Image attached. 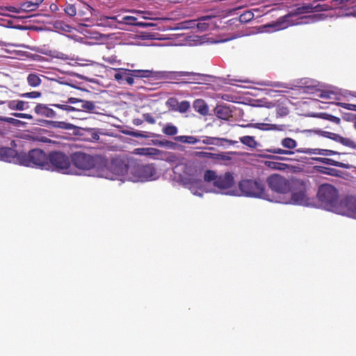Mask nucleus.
Masks as SVG:
<instances>
[{
    "label": "nucleus",
    "instance_id": "f257e3e1",
    "mask_svg": "<svg viewBox=\"0 0 356 356\" xmlns=\"http://www.w3.org/2000/svg\"><path fill=\"white\" fill-rule=\"evenodd\" d=\"M327 10H328V6H327L325 4H317L314 6L312 3H304L302 6L298 7L294 10V12L289 13L284 16L279 17L275 22L265 24L264 28L270 29L266 30L267 31H276L283 30L290 26L295 24V23L291 19L293 16Z\"/></svg>",
    "mask_w": 356,
    "mask_h": 356
},
{
    "label": "nucleus",
    "instance_id": "f03ea898",
    "mask_svg": "<svg viewBox=\"0 0 356 356\" xmlns=\"http://www.w3.org/2000/svg\"><path fill=\"white\" fill-rule=\"evenodd\" d=\"M71 161L77 168L83 170H95L98 176L103 177L107 165V161L99 155H90L76 152L71 155Z\"/></svg>",
    "mask_w": 356,
    "mask_h": 356
},
{
    "label": "nucleus",
    "instance_id": "7ed1b4c3",
    "mask_svg": "<svg viewBox=\"0 0 356 356\" xmlns=\"http://www.w3.org/2000/svg\"><path fill=\"white\" fill-rule=\"evenodd\" d=\"M19 165L26 167L49 170L47 154L40 149H33L28 152H20Z\"/></svg>",
    "mask_w": 356,
    "mask_h": 356
},
{
    "label": "nucleus",
    "instance_id": "20e7f679",
    "mask_svg": "<svg viewBox=\"0 0 356 356\" xmlns=\"http://www.w3.org/2000/svg\"><path fill=\"white\" fill-rule=\"evenodd\" d=\"M317 195L318 200L327 210L335 212L339 211V193L332 185L329 184L321 185Z\"/></svg>",
    "mask_w": 356,
    "mask_h": 356
},
{
    "label": "nucleus",
    "instance_id": "39448f33",
    "mask_svg": "<svg viewBox=\"0 0 356 356\" xmlns=\"http://www.w3.org/2000/svg\"><path fill=\"white\" fill-rule=\"evenodd\" d=\"M238 187L245 196L269 200L265 185L260 179H243L239 182Z\"/></svg>",
    "mask_w": 356,
    "mask_h": 356
},
{
    "label": "nucleus",
    "instance_id": "423d86ee",
    "mask_svg": "<svg viewBox=\"0 0 356 356\" xmlns=\"http://www.w3.org/2000/svg\"><path fill=\"white\" fill-rule=\"evenodd\" d=\"M47 156L49 170L68 173L71 162L65 154L60 152H52Z\"/></svg>",
    "mask_w": 356,
    "mask_h": 356
},
{
    "label": "nucleus",
    "instance_id": "0eeeda50",
    "mask_svg": "<svg viewBox=\"0 0 356 356\" xmlns=\"http://www.w3.org/2000/svg\"><path fill=\"white\" fill-rule=\"evenodd\" d=\"M266 183L268 187L277 193L286 194L291 191V186L289 181L278 174L269 176L266 179Z\"/></svg>",
    "mask_w": 356,
    "mask_h": 356
},
{
    "label": "nucleus",
    "instance_id": "6e6552de",
    "mask_svg": "<svg viewBox=\"0 0 356 356\" xmlns=\"http://www.w3.org/2000/svg\"><path fill=\"white\" fill-rule=\"evenodd\" d=\"M170 74V77L176 79H179L181 76H187L188 79L184 81L187 83L202 84L207 81L208 77L206 74L193 72H172Z\"/></svg>",
    "mask_w": 356,
    "mask_h": 356
},
{
    "label": "nucleus",
    "instance_id": "1a4fd4ad",
    "mask_svg": "<svg viewBox=\"0 0 356 356\" xmlns=\"http://www.w3.org/2000/svg\"><path fill=\"white\" fill-rule=\"evenodd\" d=\"M339 211L338 213H341L348 216L356 215V197L347 196L339 202Z\"/></svg>",
    "mask_w": 356,
    "mask_h": 356
},
{
    "label": "nucleus",
    "instance_id": "9d476101",
    "mask_svg": "<svg viewBox=\"0 0 356 356\" xmlns=\"http://www.w3.org/2000/svg\"><path fill=\"white\" fill-rule=\"evenodd\" d=\"M20 152L13 148L0 146V160L19 165Z\"/></svg>",
    "mask_w": 356,
    "mask_h": 356
},
{
    "label": "nucleus",
    "instance_id": "9b49d317",
    "mask_svg": "<svg viewBox=\"0 0 356 356\" xmlns=\"http://www.w3.org/2000/svg\"><path fill=\"white\" fill-rule=\"evenodd\" d=\"M234 184V177L231 172H227L223 175H217L213 186L219 189H228Z\"/></svg>",
    "mask_w": 356,
    "mask_h": 356
},
{
    "label": "nucleus",
    "instance_id": "f8f14e48",
    "mask_svg": "<svg viewBox=\"0 0 356 356\" xmlns=\"http://www.w3.org/2000/svg\"><path fill=\"white\" fill-rule=\"evenodd\" d=\"M67 102L70 104L79 103L80 106L77 108V111L94 113L96 108L93 102L83 100L75 97L69 98Z\"/></svg>",
    "mask_w": 356,
    "mask_h": 356
},
{
    "label": "nucleus",
    "instance_id": "ddd939ff",
    "mask_svg": "<svg viewBox=\"0 0 356 356\" xmlns=\"http://www.w3.org/2000/svg\"><path fill=\"white\" fill-rule=\"evenodd\" d=\"M291 201L296 204L307 205L309 204V198L306 195L305 187L298 192H294L291 195Z\"/></svg>",
    "mask_w": 356,
    "mask_h": 356
},
{
    "label": "nucleus",
    "instance_id": "4468645a",
    "mask_svg": "<svg viewBox=\"0 0 356 356\" xmlns=\"http://www.w3.org/2000/svg\"><path fill=\"white\" fill-rule=\"evenodd\" d=\"M43 1L44 0H24L19 4V10L25 13L35 11Z\"/></svg>",
    "mask_w": 356,
    "mask_h": 356
},
{
    "label": "nucleus",
    "instance_id": "2eb2a0df",
    "mask_svg": "<svg viewBox=\"0 0 356 356\" xmlns=\"http://www.w3.org/2000/svg\"><path fill=\"white\" fill-rule=\"evenodd\" d=\"M214 113L218 118L224 120H228L232 117V111L226 105H218L214 109Z\"/></svg>",
    "mask_w": 356,
    "mask_h": 356
},
{
    "label": "nucleus",
    "instance_id": "dca6fc26",
    "mask_svg": "<svg viewBox=\"0 0 356 356\" xmlns=\"http://www.w3.org/2000/svg\"><path fill=\"white\" fill-rule=\"evenodd\" d=\"M298 152L307 154H318L323 156H332L340 154L333 150L319 148H303L302 149L298 150Z\"/></svg>",
    "mask_w": 356,
    "mask_h": 356
},
{
    "label": "nucleus",
    "instance_id": "f3484780",
    "mask_svg": "<svg viewBox=\"0 0 356 356\" xmlns=\"http://www.w3.org/2000/svg\"><path fill=\"white\" fill-rule=\"evenodd\" d=\"M330 138L343 145L356 149V142H355L353 140L349 138L343 137L339 134H334V133H329Z\"/></svg>",
    "mask_w": 356,
    "mask_h": 356
},
{
    "label": "nucleus",
    "instance_id": "a211bd4d",
    "mask_svg": "<svg viewBox=\"0 0 356 356\" xmlns=\"http://www.w3.org/2000/svg\"><path fill=\"white\" fill-rule=\"evenodd\" d=\"M137 18L134 16L126 15L122 17L120 19L118 17V23L125 24L127 25H135L140 27H147L151 24L145 22H136Z\"/></svg>",
    "mask_w": 356,
    "mask_h": 356
},
{
    "label": "nucleus",
    "instance_id": "6ab92c4d",
    "mask_svg": "<svg viewBox=\"0 0 356 356\" xmlns=\"http://www.w3.org/2000/svg\"><path fill=\"white\" fill-rule=\"evenodd\" d=\"M193 107L196 112L203 116H206L209 114V106L204 99H195L193 102Z\"/></svg>",
    "mask_w": 356,
    "mask_h": 356
},
{
    "label": "nucleus",
    "instance_id": "aec40b11",
    "mask_svg": "<svg viewBox=\"0 0 356 356\" xmlns=\"http://www.w3.org/2000/svg\"><path fill=\"white\" fill-rule=\"evenodd\" d=\"M35 112L40 115L47 118H54L56 116L55 111L44 104H38L34 108Z\"/></svg>",
    "mask_w": 356,
    "mask_h": 356
},
{
    "label": "nucleus",
    "instance_id": "412c9836",
    "mask_svg": "<svg viewBox=\"0 0 356 356\" xmlns=\"http://www.w3.org/2000/svg\"><path fill=\"white\" fill-rule=\"evenodd\" d=\"M118 71H124L127 72L128 75L134 76V77L137 78H142V77H150L153 75V72L152 70H128V69H118Z\"/></svg>",
    "mask_w": 356,
    "mask_h": 356
},
{
    "label": "nucleus",
    "instance_id": "4be33fe9",
    "mask_svg": "<svg viewBox=\"0 0 356 356\" xmlns=\"http://www.w3.org/2000/svg\"><path fill=\"white\" fill-rule=\"evenodd\" d=\"M315 161L321 162V163H324V164L331 165H334V166H336V167L342 168H344V169H350V168H351L353 167L350 164L344 163L339 162V161H337L335 160H333V159H329V158L318 157V158H316Z\"/></svg>",
    "mask_w": 356,
    "mask_h": 356
},
{
    "label": "nucleus",
    "instance_id": "5701e85b",
    "mask_svg": "<svg viewBox=\"0 0 356 356\" xmlns=\"http://www.w3.org/2000/svg\"><path fill=\"white\" fill-rule=\"evenodd\" d=\"M8 107L11 110L24 111L29 108L28 102L22 100L4 101Z\"/></svg>",
    "mask_w": 356,
    "mask_h": 356
},
{
    "label": "nucleus",
    "instance_id": "b1692460",
    "mask_svg": "<svg viewBox=\"0 0 356 356\" xmlns=\"http://www.w3.org/2000/svg\"><path fill=\"white\" fill-rule=\"evenodd\" d=\"M188 184H189V189L194 195H201L198 193V190L202 191L203 188L202 181L200 179L188 178Z\"/></svg>",
    "mask_w": 356,
    "mask_h": 356
},
{
    "label": "nucleus",
    "instance_id": "393cba45",
    "mask_svg": "<svg viewBox=\"0 0 356 356\" xmlns=\"http://www.w3.org/2000/svg\"><path fill=\"white\" fill-rule=\"evenodd\" d=\"M118 16H102L98 19V25L113 27L115 23H118Z\"/></svg>",
    "mask_w": 356,
    "mask_h": 356
},
{
    "label": "nucleus",
    "instance_id": "a878e982",
    "mask_svg": "<svg viewBox=\"0 0 356 356\" xmlns=\"http://www.w3.org/2000/svg\"><path fill=\"white\" fill-rule=\"evenodd\" d=\"M27 82L31 87H38L41 84V79L35 73H31L27 76Z\"/></svg>",
    "mask_w": 356,
    "mask_h": 356
},
{
    "label": "nucleus",
    "instance_id": "bb28decb",
    "mask_svg": "<svg viewBox=\"0 0 356 356\" xmlns=\"http://www.w3.org/2000/svg\"><path fill=\"white\" fill-rule=\"evenodd\" d=\"M239 140L242 144H243L250 148H255L257 145V143L255 140L254 137H253V136H242L239 138Z\"/></svg>",
    "mask_w": 356,
    "mask_h": 356
},
{
    "label": "nucleus",
    "instance_id": "cd10ccee",
    "mask_svg": "<svg viewBox=\"0 0 356 356\" xmlns=\"http://www.w3.org/2000/svg\"><path fill=\"white\" fill-rule=\"evenodd\" d=\"M162 131L166 136H172L177 134L178 129L176 126L168 123L163 127Z\"/></svg>",
    "mask_w": 356,
    "mask_h": 356
},
{
    "label": "nucleus",
    "instance_id": "c85d7f7f",
    "mask_svg": "<svg viewBox=\"0 0 356 356\" xmlns=\"http://www.w3.org/2000/svg\"><path fill=\"white\" fill-rule=\"evenodd\" d=\"M176 140L188 144H195L198 140L194 136H180L175 138Z\"/></svg>",
    "mask_w": 356,
    "mask_h": 356
},
{
    "label": "nucleus",
    "instance_id": "c756f323",
    "mask_svg": "<svg viewBox=\"0 0 356 356\" xmlns=\"http://www.w3.org/2000/svg\"><path fill=\"white\" fill-rule=\"evenodd\" d=\"M65 13L70 17H74L77 13L75 5L72 3H66L64 7Z\"/></svg>",
    "mask_w": 356,
    "mask_h": 356
},
{
    "label": "nucleus",
    "instance_id": "7c9ffc66",
    "mask_svg": "<svg viewBox=\"0 0 356 356\" xmlns=\"http://www.w3.org/2000/svg\"><path fill=\"white\" fill-rule=\"evenodd\" d=\"M217 175L215 171L207 170L204 174V180L206 182L216 181Z\"/></svg>",
    "mask_w": 356,
    "mask_h": 356
},
{
    "label": "nucleus",
    "instance_id": "2f4dec72",
    "mask_svg": "<svg viewBox=\"0 0 356 356\" xmlns=\"http://www.w3.org/2000/svg\"><path fill=\"white\" fill-rule=\"evenodd\" d=\"M177 107V111L181 113H185L189 110L191 104L188 101L184 100L181 102H178V106Z\"/></svg>",
    "mask_w": 356,
    "mask_h": 356
},
{
    "label": "nucleus",
    "instance_id": "473e14b6",
    "mask_svg": "<svg viewBox=\"0 0 356 356\" xmlns=\"http://www.w3.org/2000/svg\"><path fill=\"white\" fill-rule=\"evenodd\" d=\"M254 18V14L250 10L245 11L239 16L241 22L246 23L251 21Z\"/></svg>",
    "mask_w": 356,
    "mask_h": 356
},
{
    "label": "nucleus",
    "instance_id": "72a5a7b5",
    "mask_svg": "<svg viewBox=\"0 0 356 356\" xmlns=\"http://www.w3.org/2000/svg\"><path fill=\"white\" fill-rule=\"evenodd\" d=\"M282 145L288 149H293L296 147V141L291 138H285L282 140Z\"/></svg>",
    "mask_w": 356,
    "mask_h": 356
},
{
    "label": "nucleus",
    "instance_id": "f704fd0d",
    "mask_svg": "<svg viewBox=\"0 0 356 356\" xmlns=\"http://www.w3.org/2000/svg\"><path fill=\"white\" fill-rule=\"evenodd\" d=\"M209 19H211V17L209 16L203 17L201 19H200L199 22L197 24V29L202 31L207 30L209 29V24L204 22V21Z\"/></svg>",
    "mask_w": 356,
    "mask_h": 356
},
{
    "label": "nucleus",
    "instance_id": "c9c22d12",
    "mask_svg": "<svg viewBox=\"0 0 356 356\" xmlns=\"http://www.w3.org/2000/svg\"><path fill=\"white\" fill-rule=\"evenodd\" d=\"M50 123L52 124L54 127L60 128L63 129H70L72 125L70 123H66L65 122H56L51 121Z\"/></svg>",
    "mask_w": 356,
    "mask_h": 356
},
{
    "label": "nucleus",
    "instance_id": "e433bc0d",
    "mask_svg": "<svg viewBox=\"0 0 356 356\" xmlns=\"http://www.w3.org/2000/svg\"><path fill=\"white\" fill-rule=\"evenodd\" d=\"M178 101L175 97L169 98L166 102V106L172 111H177Z\"/></svg>",
    "mask_w": 356,
    "mask_h": 356
},
{
    "label": "nucleus",
    "instance_id": "4c0bfd02",
    "mask_svg": "<svg viewBox=\"0 0 356 356\" xmlns=\"http://www.w3.org/2000/svg\"><path fill=\"white\" fill-rule=\"evenodd\" d=\"M0 121L8 122L15 126H19V124L23 123L22 121H20L19 120H17V119H15L13 118L3 117V116H0Z\"/></svg>",
    "mask_w": 356,
    "mask_h": 356
},
{
    "label": "nucleus",
    "instance_id": "58836bf2",
    "mask_svg": "<svg viewBox=\"0 0 356 356\" xmlns=\"http://www.w3.org/2000/svg\"><path fill=\"white\" fill-rule=\"evenodd\" d=\"M141 172L146 178H151L154 175V169L149 165H145L142 168Z\"/></svg>",
    "mask_w": 356,
    "mask_h": 356
},
{
    "label": "nucleus",
    "instance_id": "ea45409f",
    "mask_svg": "<svg viewBox=\"0 0 356 356\" xmlns=\"http://www.w3.org/2000/svg\"><path fill=\"white\" fill-rule=\"evenodd\" d=\"M254 126L261 130H275L277 127L275 124L266 123H258Z\"/></svg>",
    "mask_w": 356,
    "mask_h": 356
},
{
    "label": "nucleus",
    "instance_id": "a19ab883",
    "mask_svg": "<svg viewBox=\"0 0 356 356\" xmlns=\"http://www.w3.org/2000/svg\"><path fill=\"white\" fill-rule=\"evenodd\" d=\"M350 0H332L330 6H328V5H326V6H328V9L332 8H337V7L342 8L344 6H346V3H347Z\"/></svg>",
    "mask_w": 356,
    "mask_h": 356
},
{
    "label": "nucleus",
    "instance_id": "79ce46f5",
    "mask_svg": "<svg viewBox=\"0 0 356 356\" xmlns=\"http://www.w3.org/2000/svg\"><path fill=\"white\" fill-rule=\"evenodd\" d=\"M334 96H335L334 92H333L332 91H328V90L321 91L320 92V94L318 95V97L320 98L323 99H327V100L333 99Z\"/></svg>",
    "mask_w": 356,
    "mask_h": 356
},
{
    "label": "nucleus",
    "instance_id": "37998d69",
    "mask_svg": "<svg viewBox=\"0 0 356 356\" xmlns=\"http://www.w3.org/2000/svg\"><path fill=\"white\" fill-rule=\"evenodd\" d=\"M195 156L200 157V158H205V159H216V154L211 153V152H196Z\"/></svg>",
    "mask_w": 356,
    "mask_h": 356
},
{
    "label": "nucleus",
    "instance_id": "c03bdc74",
    "mask_svg": "<svg viewBox=\"0 0 356 356\" xmlns=\"http://www.w3.org/2000/svg\"><path fill=\"white\" fill-rule=\"evenodd\" d=\"M41 92L38 91H33L30 92H26L22 93L20 95L22 97H27V98H32V99H36L40 97H41Z\"/></svg>",
    "mask_w": 356,
    "mask_h": 356
},
{
    "label": "nucleus",
    "instance_id": "a18cd8bd",
    "mask_svg": "<svg viewBox=\"0 0 356 356\" xmlns=\"http://www.w3.org/2000/svg\"><path fill=\"white\" fill-rule=\"evenodd\" d=\"M289 111L287 107L279 106L276 109L277 115L279 117H284L289 114Z\"/></svg>",
    "mask_w": 356,
    "mask_h": 356
},
{
    "label": "nucleus",
    "instance_id": "49530a36",
    "mask_svg": "<svg viewBox=\"0 0 356 356\" xmlns=\"http://www.w3.org/2000/svg\"><path fill=\"white\" fill-rule=\"evenodd\" d=\"M269 152L280 154H292L293 152L289 150H285L280 148L270 149L268 150Z\"/></svg>",
    "mask_w": 356,
    "mask_h": 356
},
{
    "label": "nucleus",
    "instance_id": "de8ad7c7",
    "mask_svg": "<svg viewBox=\"0 0 356 356\" xmlns=\"http://www.w3.org/2000/svg\"><path fill=\"white\" fill-rule=\"evenodd\" d=\"M323 115H325L324 118L330 120V122L336 124H339L341 122V119L339 117H336L329 114H323Z\"/></svg>",
    "mask_w": 356,
    "mask_h": 356
},
{
    "label": "nucleus",
    "instance_id": "09e8293b",
    "mask_svg": "<svg viewBox=\"0 0 356 356\" xmlns=\"http://www.w3.org/2000/svg\"><path fill=\"white\" fill-rule=\"evenodd\" d=\"M143 117L144 120L149 124H154L156 123V120L152 116V115L151 113H143Z\"/></svg>",
    "mask_w": 356,
    "mask_h": 356
},
{
    "label": "nucleus",
    "instance_id": "8fccbe9b",
    "mask_svg": "<svg viewBox=\"0 0 356 356\" xmlns=\"http://www.w3.org/2000/svg\"><path fill=\"white\" fill-rule=\"evenodd\" d=\"M338 105L347 110L356 111V104L340 102Z\"/></svg>",
    "mask_w": 356,
    "mask_h": 356
},
{
    "label": "nucleus",
    "instance_id": "3c124183",
    "mask_svg": "<svg viewBox=\"0 0 356 356\" xmlns=\"http://www.w3.org/2000/svg\"><path fill=\"white\" fill-rule=\"evenodd\" d=\"M160 151L153 147H147L146 156H157Z\"/></svg>",
    "mask_w": 356,
    "mask_h": 356
},
{
    "label": "nucleus",
    "instance_id": "603ef678",
    "mask_svg": "<svg viewBox=\"0 0 356 356\" xmlns=\"http://www.w3.org/2000/svg\"><path fill=\"white\" fill-rule=\"evenodd\" d=\"M12 115L15 117L19 118L29 119V120L33 119V116L31 114H28V113H14Z\"/></svg>",
    "mask_w": 356,
    "mask_h": 356
},
{
    "label": "nucleus",
    "instance_id": "864d4df0",
    "mask_svg": "<svg viewBox=\"0 0 356 356\" xmlns=\"http://www.w3.org/2000/svg\"><path fill=\"white\" fill-rule=\"evenodd\" d=\"M33 139L36 141L49 143H51V140L45 136H36L35 137H33Z\"/></svg>",
    "mask_w": 356,
    "mask_h": 356
},
{
    "label": "nucleus",
    "instance_id": "5fc2aeb1",
    "mask_svg": "<svg viewBox=\"0 0 356 356\" xmlns=\"http://www.w3.org/2000/svg\"><path fill=\"white\" fill-rule=\"evenodd\" d=\"M323 168L325 169V170H322L321 171L322 172L329 175H332V176L336 175V172H337L336 169L330 168Z\"/></svg>",
    "mask_w": 356,
    "mask_h": 356
},
{
    "label": "nucleus",
    "instance_id": "6e6d98bb",
    "mask_svg": "<svg viewBox=\"0 0 356 356\" xmlns=\"http://www.w3.org/2000/svg\"><path fill=\"white\" fill-rule=\"evenodd\" d=\"M125 74H127V76L125 77V81L126 82L130 85V86H132L134 83V76H131V75H128L127 74V72H124Z\"/></svg>",
    "mask_w": 356,
    "mask_h": 356
},
{
    "label": "nucleus",
    "instance_id": "4d7b16f0",
    "mask_svg": "<svg viewBox=\"0 0 356 356\" xmlns=\"http://www.w3.org/2000/svg\"><path fill=\"white\" fill-rule=\"evenodd\" d=\"M216 138H211V137H205V138L202 140L203 143L207 145H213V140H216Z\"/></svg>",
    "mask_w": 356,
    "mask_h": 356
},
{
    "label": "nucleus",
    "instance_id": "13d9d810",
    "mask_svg": "<svg viewBox=\"0 0 356 356\" xmlns=\"http://www.w3.org/2000/svg\"><path fill=\"white\" fill-rule=\"evenodd\" d=\"M147 147L137 148L135 149V153L140 155L146 156Z\"/></svg>",
    "mask_w": 356,
    "mask_h": 356
},
{
    "label": "nucleus",
    "instance_id": "bf43d9fd",
    "mask_svg": "<svg viewBox=\"0 0 356 356\" xmlns=\"http://www.w3.org/2000/svg\"><path fill=\"white\" fill-rule=\"evenodd\" d=\"M124 74L121 73L120 72H118V73L115 74L114 78L117 81H120L123 79Z\"/></svg>",
    "mask_w": 356,
    "mask_h": 356
},
{
    "label": "nucleus",
    "instance_id": "052dcab7",
    "mask_svg": "<svg viewBox=\"0 0 356 356\" xmlns=\"http://www.w3.org/2000/svg\"><path fill=\"white\" fill-rule=\"evenodd\" d=\"M143 123V120L140 118H135L133 120V124L136 126H140Z\"/></svg>",
    "mask_w": 356,
    "mask_h": 356
},
{
    "label": "nucleus",
    "instance_id": "680f3d73",
    "mask_svg": "<svg viewBox=\"0 0 356 356\" xmlns=\"http://www.w3.org/2000/svg\"><path fill=\"white\" fill-rule=\"evenodd\" d=\"M64 111H66L67 112L74 111H77V108H75L72 106L66 105Z\"/></svg>",
    "mask_w": 356,
    "mask_h": 356
},
{
    "label": "nucleus",
    "instance_id": "e2e57ef3",
    "mask_svg": "<svg viewBox=\"0 0 356 356\" xmlns=\"http://www.w3.org/2000/svg\"><path fill=\"white\" fill-rule=\"evenodd\" d=\"M92 10H93L92 8L88 4L83 5V8L81 9V10H87V11H89L90 13ZM79 12H81V10H79Z\"/></svg>",
    "mask_w": 356,
    "mask_h": 356
},
{
    "label": "nucleus",
    "instance_id": "0e129e2a",
    "mask_svg": "<svg viewBox=\"0 0 356 356\" xmlns=\"http://www.w3.org/2000/svg\"><path fill=\"white\" fill-rule=\"evenodd\" d=\"M52 106H54V107H56V108H58L60 109H62V110H65V104H51Z\"/></svg>",
    "mask_w": 356,
    "mask_h": 356
},
{
    "label": "nucleus",
    "instance_id": "69168bd1",
    "mask_svg": "<svg viewBox=\"0 0 356 356\" xmlns=\"http://www.w3.org/2000/svg\"><path fill=\"white\" fill-rule=\"evenodd\" d=\"M282 165V163H273V165H270V167H272L273 168H275V169H281L280 166Z\"/></svg>",
    "mask_w": 356,
    "mask_h": 356
},
{
    "label": "nucleus",
    "instance_id": "338daca9",
    "mask_svg": "<svg viewBox=\"0 0 356 356\" xmlns=\"http://www.w3.org/2000/svg\"><path fill=\"white\" fill-rule=\"evenodd\" d=\"M132 136H135V137H140V136H143V135L139 132H134L132 134Z\"/></svg>",
    "mask_w": 356,
    "mask_h": 356
},
{
    "label": "nucleus",
    "instance_id": "774afa93",
    "mask_svg": "<svg viewBox=\"0 0 356 356\" xmlns=\"http://www.w3.org/2000/svg\"><path fill=\"white\" fill-rule=\"evenodd\" d=\"M253 125L252 124H248L246 125H241V127H252Z\"/></svg>",
    "mask_w": 356,
    "mask_h": 356
}]
</instances>
